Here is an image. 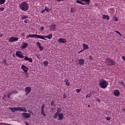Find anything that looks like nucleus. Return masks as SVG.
Returning a JSON list of instances; mask_svg holds the SVG:
<instances>
[{
  "label": "nucleus",
  "mask_w": 125,
  "mask_h": 125,
  "mask_svg": "<svg viewBox=\"0 0 125 125\" xmlns=\"http://www.w3.org/2000/svg\"><path fill=\"white\" fill-rule=\"evenodd\" d=\"M20 8L22 11H27L29 9V4L26 1H23L20 4Z\"/></svg>",
  "instance_id": "nucleus-1"
},
{
  "label": "nucleus",
  "mask_w": 125,
  "mask_h": 125,
  "mask_svg": "<svg viewBox=\"0 0 125 125\" xmlns=\"http://www.w3.org/2000/svg\"><path fill=\"white\" fill-rule=\"evenodd\" d=\"M99 84L102 88H106L108 86V82L105 80L100 79Z\"/></svg>",
  "instance_id": "nucleus-2"
},
{
  "label": "nucleus",
  "mask_w": 125,
  "mask_h": 125,
  "mask_svg": "<svg viewBox=\"0 0 125 125\" xmlns=\"http://www.w3.org/2000/svg\"><path fill=\"white\" fill-rule=\"evenodd\" d=\"M26 38H33V39H41L42 37L41 35H37V34H30L28 35Z\"/></svg>",
  "instance_id": "nucleus-3"
},
{
  "label": "nucleus",
  "mask_w": 125,
  "mask_h": 125,
  "mask_svg": "<svg viewBox=\"0 0 125 125\" xmlns=\"http://www.w3.org/2000/svg\"><path fill=\"white\" fill-rule=\"evenodd\" d=\"M41 37L42 38H40V39H41V40H44V41H46V39H44L47 38L49 40H50L51 39V38H52V34H49L48 36H41Z\"/></svg>",
  "instance_id": "nucleus-4"
},
{
  "label": "nucleus",
  "mask_w": 125,
  "mask_h": 125,
  "mask_svg": "<svg viewBox=\"0 0 125 125\" xmlns=\"http://www.w3.org/2000/svg\"><path fill=\"white\" fill-rule=\"evenodd\" d=\"M15 111H21V112H27V110L25 107H15Z\"/></svg>",
  "instance_id": "nucleus-5"
},
{
  "label": "nucleus",
  "mask_w": 125,
  "mask_h": 125,
  "mask_svg": "<svg viewBox=\"0 0 125 125\" xmlns=\"http://www.w3.org/2000/svg\"><path fill=\"white\" fill-rule=\"evenodd\" d=\"M22 116L25 119H29V118H31V114L30 113L23 112L22 113Z\"/></svg>",
  "instance_id": "nucleus-6"
},
{
  "label": "nucleus",
  "mask_w": 125,
  "mask_h": 125,
  "mask_svg": "<svg viewBox=\"0 0 125 125\" xmlns=\"http://www.w3.org/2000/svg\"><path fill=\"white\" fill-rule=\"evenodd\" d=\"M16 55L18 56V57H20V58H24V56H23V53L21 51H19L16 53Z\"/></svg>",
  "instance_id": "nucleus-7"
},
{
  "label": "nucleus",
  "mask_w": 125,
  "mask_h": 125,
  "mask_svg": "<svg viewBox=\"0 0 125 125\" xmlns=\"http://www.w3.org/2000/svg\"><path fill=\"white\" fill-rule=\"evenodd\" d=\"M18 41V38L12 37L9 39V42H16Z\"/></svg>",
  "instance_id": "nucleus-8"
},
{
  "label": "nucleus",
  "mask_w": 125,
  "mask_h": 125,
  "mask_svg": "<svg viewBox=\"0 0 125 125\" xmlns=\"http://www.w3.org/2000/svg\"><path fill=\"white\" fill-rule=\"evenodd\" d=\"M25 91L26 92V95H28L29 93L32 91V89L31 88V87H26L25 88Z\"/></svg>",
  "instance_id": "nucleus-9"
},
{
  "label": "nucleus",
  "mask_w": 125,
  "mask_h": 125,
  "mask_svg": "<svg viewBox=\"0 0 125 125\" xmlns=\"http://www.w3.org/2000/svg\"><path fill=\"white\" fill-rule=\"evenodd\" d=\"M58 42H59L60 43H65L67 42V40L64 38H60L58 39Z\"/></svg>",
  "instance_id": "nucleus-10"
},
{
  "label": "nucleus",
  "mask_w": 125,
  "mask_h": 125,
  "mask_svg": "<svg viewBox=\"0 0 125 125\" xmlns=\"http://www.w3.org/2000/svg\"><path fill=\"white\" fill-rule=\"evenodd\" d=\"M41 114L44 116L45 117V113H44V104H43L41 107Z\"/></svg>",
  "instance_id": "nucleus-11"
},
{
  "label": "nucleus",
  "mask_w": 125,
  "mask_h": 125,
  "mask_svg": "<svg viewBox=\"0 0 125 125\" xmlns=\"http://www.w3.org/2000/svg\"><path fill=\"white\" fill-rule=\"evenodd\" d=\"M113 93L115 96H116L117 97H118V96H120V91H119V90H115L113 91Z\"/></svg>",
  "instance_id": "nucleus-12"
},
{
  "label": "nucleus",
  "mask_w": 125,
  "mask_h": 125,
  "mask_svg": "<svg viewBox=\"0 0 125 125\" xmlns=\"http://www.w3.org/2000/svg\"><path fill=\"white\" fill-rule=\"evenodd\" d=\"M64 119V115L63 113H61L58 114V120L59 121H62Z\"/></svg>",
  "instance_id": "nucleus-13"
},
{
  "label": "nucleus",
  "mask_w": 125,
  "mask_h": 125,
  "mask_svg": "<svg viewBox=\"0 0 125 125\" xmlns=\"http://www.w3.org/2000/svg\"><path fill=\"white\" fill-rule=\"evenodd\" d=\"M28 45H29V44L28 43L23 42L21 46V48H22L23 49H25V48H26V47H27Z\"/></svg>",
  "instance_id": "nucleus-14"
},
{
  "label": "nucleus",
  "mask_w": 125,
  "mask_h": 125,
  "mask_svg": "<svg viewBox=\"0 0 125 125\" xmlns=\"http://www.w3.org/2000/svg\"><path fill=\"white\" fill-rule=\"evenodd\" d=\"M21 69L23 70V71L25 72V73L28 72V67H26V66L22 65L21 66Z\"/></svg>",
  "instance_id": "nucleus-15"
},
{
  "label": "nucleus",
  "mask_w": 125,
  "mask_h": 125,
  "mask_svg": "<svg viewBox=\"0 0 125 125\" xmlns=\"http://www.w3.org/2000/svg\"><path fill=\"white\" fill-rule=\"evenodd\" d=\"M14 93H17V91H13L11 92L8 93V94H7L8 98H10V96H11V95L14 94Z\"/></svg>",
  "instance_id": "nucleus-16"
},
{
  "label": "nucleus",
  "mask_w": 125,
  "mask_h": 125,
  "mask_svg": "<svg viewBox=\"0 0 125 125\" xmlns=\"http://www.w3.org/2000/svg\"><path fill=\"white\" fill-rule=\"evenodd\" d=\"M24 60H26V61H29V62H33V60L31 58H28V57L25 56L24 57Z\"/></svg>",
  "instance_id": "nucleus-17"
},
{
  "label": "nucleus",
  "mask_w": 125,
  "mask_h": 125,
  "mask_svg": "<svg viewBox=\"0 0 125 125\" xmlns=\"http://www.w3.org/2000/svg\"><path fill=\"white\" fill-rule=\"evenodd\" d=\"M103 19H107V20H109V19H110V17H109L108 15H103Z\"/></svg>",
  "instance_id": "nucleus-18"
},
{
  "label": "nucleus",
  "mask_w": 125,
  "mask_h": 125,
  "mask_svg": "<svg viewBox=\"0 0 125 125\" xmlns=\"http://www.w3.org/2000/svg\"><path fill=\"white\" fill-rule=\"evenodd\" d=\"M105 63H114V61L110 59H107L105 61Z\"/></svg>",
  "instance_id": "nucleus-19"
},
{
  "label": "nucleus",
  "mask_w": 125,
  "mask_h": 125,
  "mask_svg": "<svg viewBox=\"0 0 125 125\" xmlns=\"http://www.w3.org/2000/svg\"><path fill=\"white\" fill-rule=\"evenodd\" d=\"M50 29L52 30V31H54L56 29V25H50Z\"/></svg>",
  "instance_id": "nucleus-20"
},
{
  "label": "nucleus",
  "mask_w": 125,
  "mask_h": 125,
  "mask_svg": "<svg viewBox=\"0 0 125 125\" xmlns=\"http://www.w3.org/2000/svg\"><path fill=\"white\" fill-rule=\"evenodd\" d=\"M83 49H85L86 50V49H88L89 48L88 47V45L85 44H83Z\"/></svg>",
  "instance_id": "nucleus-21"
},
{
  "label": "nucleus",
  "mask_w": 125,
  "mask_h": 125,
  "mask_svg": "<svg viewBox=\"0 0 125 125\" xmlns=\"http://www.w3.org/2000/svg\"><path fill=\"white\" fill-rule=\"evenodd\" d=\"M82 1H85V4L87 5H89V2H90V0H81Z\"/></svg>",
  "instance_id": "nucleus-22"
},
{
  "label": "nucleus",
  "mask_w": 125,
  "mask_h": 125,
  "mask_svg": "<svg viewBox=\"0 0 125 125\" xmlns=\"http://www.w3.org/2000/svg\"><path fill=\"white\" fill-rule=\"evenodd\" d=\"M76 2L77 3H80V4H82L83 5H85V3L83 2H82V1H81L80 0H77Z\"/></svg>",
  "instance_id": "nucleus-23"
},
{
  "label": "nucleus",
  "mask_w": 125,
  "mask_h": 125,
  "mask_svg": "<svg viewBox=\"0 0 125 125\" xmlns=\"http://www.w3.org/2000/svg\"><path fill=\"white\" fill-rule=\"evenodd\" d=\"M64 82H65V83H66V85H67V86H70V82H68L69 80H68L67 79H65Z\"/></svg>",
  "instance_id": "nucleus-24"
},
{
  "label": "nucleus",
  "mask_w": 125,
  "mask_h": 125,
  "mask_svg": "<svg viewBox=\"0 0 125 125\" xmlns=\"http://www.w3.org/2000/svg\"><path fill=\"white\" fill-rule=\"evenodd\" d=\"M21 19H26V18H29V17L28 16H25V15H22L21 17Z\"/></svg>",
  "instance_id": "nucleus-25"
},
{
  "label": "nucleus",
  "mask_w": 125,
  "mask_h": 125,
  "mask_svg": "<svg viewBox=\"0 0 125 125\" xmlns=\"http://www.w3.org/2000/svg\"><path fill=\"white\" fill-rule=\"evenodd\" d=\"M62 109L60 108H58L57 111L56 112L57 114H59L60 113H61Z\"/></svg>",
  "instance_id": "nucleus-26"
},
{
  "label": "nucleus",
  "mask_w": 125,
  "mask_h": 125,
  "mask_svg": "<svg viewBox=\"0 0 125 125\" xmlns=\"http://www.w3.org/2000/svg\"><path fill=\"white\" fill-rule=\"evenodd\" d=\"M9 110H12V112L13 113H14V112L16 111V110H15V107H14V108L9 107Z\"/></svg>",
  "instance_id": "nucleus-27"
},
{
  "label": "nucleus",
  "mask_w": 125,
  "mask_h": 125,
  "mask_svg": "<svg viewBox=\"0 0 125 125\" xmlns=\"http://www.w3.org/2000/svg\"><path fill=\"white\" fill-rule=\"evenodd\" d=\"M106 65L107 66H113V65H115V63H107L106 64Z\"/></svg>",
  "instance_id": "nucleus-28"
},
{
  "label": "nucleus",
  "mask_w": 125,
  "mask_h": 125,
  "mask_svg": "<svg viewBox=\"0 0 125 125\" xmlns=\"http://www.w3.org/2000/svg\"><path fill=\"white\" fill-rule=\"evenodd\" d=\"M79 63H83L84 62V60L81 59L79 60Z\"/></svg>",
  "instance_id": "nucleus-29"
},
{
  "label": "nucleus",
  "mask_w": 125,
  "mask_h": 125,
  "mask_svg": "<svg viewBox=\"0 0 125 125\" xmlns=\"http://www.w3.org/2000/svg\"><path fill=\"white\" fill-rule=\"evenodd\" d=\"M5 2V0H0V4H3Z\"/></svg>",
  "instance_id": "nucleus-30"
},
{
  "label": "nucleus",
  "mask_w": 125,
  "mask_h": 125,
  "mask_svg": "<svg viewBox=\"0 0 125 125\" xmlns=\"http://www.w3.org/2000/svg\"><path fill=\"white\" fill-rule=\"evenodd\" d=\"M91 94L89 93L86 95V98H89V97H91Z\"/></svg>",
  "instance_id": "nucleus-31"
},
{
  "label": "nucleus",
  "mask_w": 125,
  "mask_h": 125,
  "mask_svg": "<svg viewBox=\"0 0 125 125\" xmlns=\"http://www.w3.org/2000/svg\"><path fill=\"white\" fill-rule=\"evenodd\" d=\"M51 106H55V104L54 103V101H52L51 102Z\"/></svg>",
  "instance_id": "nucleus-32"
},
{
  "label": "nucleus",
  "mask_w": 125,
  "mask_h": 125,
  "mask_svg": "<svg viewBox=\"0 0 125 125\" xmlns=\"http://www.w3.org/2000/svg\"><path fill=\"white\" fill-rule=\"evenodd\" d=\"M58 115H59L58 114V113H56L55 114V115H54V119H57V116H58Z\"/></svg>",
  "instance_id": "nucleus-33"
},
{
  "label": "nucleus",
  "mask_w": 125,
  "mask_h": 125,
  "mask_svg": "<svg viewBox=\"0 0 125 125\" xmlns=\"http://www.w3.org/2000/svg\"><path fill=\"white\" fill-rule=\"evenodd\" d=\"M47 11V12H48L49 11V8H47V7H45V11Z\"/></svg>",
  "instance_id": "nucleus-34"
},
{
  "label": "nucleus",
  "mask_w": 125,
  "mask_h": 125,
  "mask_svg": "<svg viewBox=\"0 0 125 125\" xmlns=\"http://www.w3.org/2000/svg\"><path fill=\"white\" fill-rule=\"evenodd\" d=\"M115 32L116 33V34H118V35H119V36H122V34L121 33H120V32H119L118 31H115Z\"/></svg>",
  "instance_id": "nucleus-35"
},
{
  "label": "nucleus",
  "mask_w": 125,
  "mask_h": 125,
  "mask_svg": "<svg viewBox=\"0 0 125 125\" xmlns=\"http://www.w3.org/2000/svg\"><path fill=\"white\" fill-rule=\"evenodd\" d=\"M39 48H40V50L41 51H42V50H43V47L41 46L40 47H39Z\"/></svg>",
  "instance_id": "nucleus-36"
},
{
  "label": "nucleus",
  "mask_w": 125,
  "mask_h": 125,
  "mask_svg": "<svg viewBox=\"0 0 125 125\" xmlns=\"http://www.w3.org/2000/svg\"><path fill=\"white\" fill-rule=\"evenodd\" d=\"M121 84H122V85H123V86H124V87H125V83H124L123 81L120 82Z\"/></svg>",
  "instance_id": "nucleus-37"
},
{
  "label": "nucleus",
  "mask_w": 125,
  "mask_h": 125,
  "mask_svg": "<svg viewBox=\"0 0 125 125\" xmlns=\"http://www.w3.org/2000/svg\"><path fill=\"white\" fill-rule=\"evenodd\" d=\"M94 93H96V92L94 91H92V92H91L90 93V94H91V95L92 96V94H94Z\"/></svg>",
  "instance_id": "nucleus-38"
},
{
  "label": "nucleus",
  "mask_w": 125,
  "mask_h": 125,
  "mask_svg": "<svg viewBox=\"0 0 125 125\" xmlns=\"http://www.w3.org/2000/svg\"><path fill=\"white\" fill-rule=\"evenodd\" d=\"M37 44L38 46H39V47H40V46H42L41 45V42H37Z\"/></svg>",
  "instance_id": "nucleus-39"
},
{
  "label": "nucleus",
  "mask_w": 125,
  "mask_h": 125,
  "mask_svg": "<svg viewBox=\"0 0 125 125\" xmlns=\"http://www.w3.org/2000/svg\"><path fill=\"white\" fill-rule=\"evenodd\" d=\"M97 101L98 102H99V103H100L101 102V100H100V99H99V98H97Z\"/></svg>",
  "instance_id": "nucleus-40"
},
{
  "label": "nucleus",
  "mask_w": 125,
  "mask_h": 125,
  "mask_svg": "<svg viewBox=\"0 0 125 125\" xmlns=\"http://www.w3.org/2000/svg\"><path fill=\"white\" fill-rule=\"evenodd\" d=\"M4 10V8H3V7L0 8V11H3Z\"/></svg>",
  "instance_id": "nucleus-41"
},
{
  "label": "nucleus",
  "mask_w": 125,
  "mask_h": 125,
  "mask_svg": "<svg viewBox=\"0 0 125 125\" xmlns=\"http://www.w3.org/2000/svg\"><path fill=\"white\" fill-rule=\"evenodd\" d=\"M106 119L107 120V121H110V120H111V117H106Z\"/></svg>",
  "instance_id": "nucleus-42"
},
{
  "label": "nucleus",
  "mask_w": 125,
  "mask_h": 125,
  "mask_svg": "<svg viewBox=\"0 0 125 125\" xmlns=\"http://www.w3.org/2000/svg\"><path fill=\"white\" fill-rule=\"evenodd\" d=\"M45 12V9L42 10L41 11V13H44Z\"/></svg>",
  "instance_id": "nucleus-43"
},
{
  "label": "nucleus",
  "mask_w": 125,
  "mask_h": 125,
  "mask_svg": "<svg viewBox=\"0 0 125 125\" xmlns=\"http://www.w3.org/2000/svg\"><path fill=\"white\" fill-rule=\"evenodd\" d=\"M81 91V90L79 89H76V92L77 93H79V92Z\"/></svg>",
  "instance_id": "nucleus-44"
},
{
  "label": "nucleus",
  "mask_w": 125,
  "mask_h": 125,
  "mask_svg": "<svg viewBox=\"0 0 125 125\" xmlns=\"http://www.w3.org/2000/svg\"><path fill=\"white\" fill-rule=\"evenodd\" d=\"M44 66H45L46 67L48 66V63H44Z\"/></svg>",
  "instance_id": "nucleus-45"
},
{
  "label": "nucleus",
  "mask_w": 125,
  "mask_h": 125,
  "mask_svg": "<svg viewBox=\"0 0 125 125\" xmlns=\"http://www.w3.org/2000/svg\"><path fill=\"white\" fill-rule=\"evenodd\" d=\"M41 31H43V30H44V27L42 26L41 27V28H40Z\"/></svg>",
  "instance_id": "nucleus-46"
},
{
  "label": "nucleus",
  "mask_w": 125,
  "mask_h": 125,
  "mask_svg": "<svg viewBox=\"0 0 125 125\" xmlns=\"http://www.w3.org/2000/svg\"><path fill=\"white\" fill-rule=\"evenodd\" d=\"M28 112H29V113H30V114H32V115H33V111H31V110H28Z\"/></svg>",
  "instance_id": "nucleus-47"
},
{
  "label": "nucleus",
  "mask_w": 125,
  "mask_h": 125,
  "mask_svg": "<svg viewBox=\"0 0 125 125\" xmlns=\"http://www.w3.org/2000/svg\"><path fill=\"white\" fill-rule=\"evenodd\" d=\"M89 59H90V60H92V56H89Z\"/></svg>",
  "instance_id": "nucleus-48"
},
{
  "label": "nucleus",
  "mask_w": 125,
  "mask_h": 125,
  "mask_svg": "<svg viewBox=\"0 0 125 125\" xmlns=\"http://www.w3.org/2000/svg\"><path fill=\"white\" fill-rule=\"evenodd\" d=\"M114 21H115L116 22H117V21H118V18H115L114 19Z\"/></svg>",
  "instance_id": "nucleus-49"
},
{
  "label": "nucleus",
  "mask_w": 125,
  "mask_h": 125,
  "mask_svg": "<svg viewBox=\"0 0 125 125\" xmlns=\"http://www.w3.org/2000/svg\"><path fill=\"white\" fill-rule=\"evenodd\" d=\"M122 59H123V60H125V56H122Z\"/></svg>",
  "instance_id": "nucleus-50"
},
{
  "label": "nucleus",
  "mask_w": 125,
  "mask_h": 125,
  "mask_svg": "<svg viewBox=\"0 0 125 125\" xmlns=\"http://www.w3.org/2000/svg\"><path fill=\"white\" fill-rule=\"evenodd\" d=\"M24 23H28V21L27 20H25L24 21Z\"/></svg>",
  "instance_id": "nucleus-51"
},
{
  "label": "nucleus",
  "mask_w": 125,
  "mask_h": 125,
  "mask_svg": "<svg viewBox=\"0 0 125 125\" xmlns=\"http://www.w3.org/2000/svg\"><path fill=\"white\" fill-rule=\"evenodd\" d=\"M57 0V1L59 2V1H63L64 0Z\"/></svg>",
  "instance_id": "nucleus-52"
},
{
  "label": "nucleus",
  "mask_w": 125,
  "mask_h": 125,
  "mask_svg": "<svg viewBox=\"0 0 125 125\" xmlns=\"http://www.w3.org/2000/svg\"><path fill=\"white\" fill-rule=\"evenodd\" d=\"M8 64L5 63V64L4 65V66H8Z\"/></svg>",
  "instance_id": "nucleus-53"
},
{
  "label": "nucleus",
  "mask_w": 125,
  "mask_h": 125,
  "mask_svg": "<svg viewBox=\"0 0 125 125\" xmlns=\"http://www.w3.org/2000/svg\"><path fill=\"white\" fill-rule=\"evenodd\" d=\"M81 52H83V50H82L81 51L78 52V54L81 53Z\"/></svg>",
  "instance_id": "nucleus-54"
},
{
  "label": "nucleus",
  "mask_w": 125,
  "mask_h": 125,
  "mask_svg": "<svg viewBox=\"0 0 125 125\" xmlns=\"http://www.w3.org/2000/svg\"><path fill=\"white\" fill-rule=\"evenodd\" d=\"M25 124L26 125H29V123H27V122H25Z\"/></svg>",
  "instance_id": "nucleus-55"
},
{
  "label": "nucleus",
  "mask_w": 125,
  "mask_h": 125,
  "mask_svg": "<svg viewBox=\"0 0 125 125\" xmlns=\"http://www.w3.org/2000/svg\"><path fill=\"white\" fill-rule=\"evenodd\" d=\"M64 98H66V95H63V99H64Z\"/></svg>",
  "instance_id": "nucleus-56"
},
{
  "label": "nucleus",
  "mask_w": 125,
  "mask_h": 125,
  "mask_svg": "<svg viewBox=\"0 0 125 125\" xmlns=\"http://www.w3.org/2000/svg\"><path fill=\"white\" fill-rule=\"evenodd\" d=\"M0 38H2V34L0 35Z\"/></svg>",
  "instance_id": "nucleus-57"
},
{
  "label": "nucleus",
  "mask_w": 125,
  "mask_h": 125,
  "mask_svg": "<svg viewBox=\"0 0 125 125\" xmlns=\"http://www.w3.org/2000/svg\"><path fill=\"white\" fill-rule=\"evenodd\" d=\"M80 65L82 66V65H83V63H80Z\"/></svg>",
  "instance_id": "nucleus-58"
},
{
  "label": "nucleus",
  "mask_w": 125,
  "mask_h": 125,
  "mask_svg": "<svg viewBox=\"0 0 125 125\" xmlns=\"http://www.w3.org/2000/svg\"><path fill=\"white\" fill-rule=\"evenodd\" d=\"M43 63H48V62H46V61H45Z\"/></svg>",
  "instance_id": "nucleus-59"
},
{
  "label": "nucleus",
  "mask_w": 125,
  "mask_h": 125,
  "mask_svg": "<svg viewBox=\"0 0 125 125\" xmlns=\"http://www.w3.org/2000/svg\"><path fill=\"white\" fill-rule=\"evenodd\" d=\"M3 100H5V101H6V100L5 99H4V97H3Z\"/></svg>",
  "instance_id": "nucleus-60"
},
{
  "label": "nucleus",
  "mask_w": 125,
  "mask_h": 125,
  "mask_svg": "<svg viewBox=\"0 0 125 125\" xmlns=\"http://www.w3.org/2000/svg\"><path fill=\"white\" fill-rule=\"evenodd\" d=\"M88 107L89 108H90V105H88Z\"/></svg>",
  "instance_id": "nucleus-61"
},
{
  "label": "nucleus",
  "mask_w": 125,
  "mask_h": 125,
  "mask_svg": "<svg viewBox=\"0 0 125 125\" xmlns=\"http://www.w3.org/2000/svg\"><path fill=\"white\" fill-rule=\"evenodd\" d=\"M122 110H123V111H125V108H123Z\"/></svg>",
  "instance_id": "nucleus-62"
},
{
  "label": "nucleus",
  "mask_w": 125,
  "mask_h": 125,
  "mask_svg": "<svg viewBox=\"0 0 125 125\" xmlns=\"http://www.w3.org/2000/svg\"><path fill=\"white\" fill-rule=\"evenodd\" d=\"M96 6H97V4H96Z\"/></svg>",
  "instance_id": "nucleus-63"
}]
</instances>
